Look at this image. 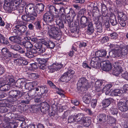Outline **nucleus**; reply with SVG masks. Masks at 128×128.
<instances>
[{
	"mask_svg": "<svg viewBox=\"0 0 128 128\" xmlns=\"http://www.w3.org/2000/svg\"><path fill=\"white\" fill-rule=\"evenodd\" d=\"M112 86V85L110 84H107L103 88L102 91L110 90Z\"/></svg>",
	"mask_w": 128,
	"mask_h": 128,
	"instance_id": "58",
	"label": "nucleus"
},
{
	"mask_svg": "<svg viewBox=\"0 0 128 128\" xmlns=\"http://www.w3.org/2000/svg\"><path fill=\"white\" fill-rule=\"evenodd\" d=\"M82 123L83 125L85 126L88 127L90 124L91 123V120L88 119L87 117H84L83 119H82L79 122V124H80Z\"/></svg>",
	"mask_w": 128,
	"mask_h": 128,
	"instance_id": "26",
	"label": "nucleus"
},
{
	"mask_svg": "<svg viewBox=\"0 0 128 128\" xmlns=\"http://www.w3.org/2000/svg\"><path fill=\"white\" fill-rule=\"evenodd\" d=\"M59 81L60 82H67L70 80L66 73L64 72L62 75L59 79Z\"/></svg>",
	"mask_w": 128,
	"mask_h": 128,
	"instance_id": "28",
	"label": "nucleus"
},
{
	"mask_svg": "<svg viewBox=\"0 0 128 128\" xmlns=\"http://www.w3.org/2000/svg\"><path fill=\"white\" fill-rule=\"evenodd\" d=\"M2 55L3 56L2 59L8 62L10 60V57H14L15 54L10 52L6 47L3 48L1 50Z\"/></svg>",
	"mask_w": 128,
	"mask_h": 128,
	"instance_id": "12",
	"label": "nucleus"
},
{
	"mask_svg": "<svg viewBox=\"0 0 128 128\" xmlns=\"http://www.w3.org/2000/svg\"><path fill=\"white\" fill-rule=\"evenodd\" d=\"M31 67L30 68V69L32 71L34 70V69H36L37 68V64L35 63L30 64Z\"/></svg>",
	"mask_w": 128,
	"mask_h": 128,
	"instance_id": "60",
	"label": "nucleus"
},
{
	"mask_svg": "<svg viewBox=\"0 0 128 128\" xmlns=\"http://www.w3.org/2000/svg\"><path fill=\"white\" fill-rule=\"evenodd\" d=\"M20 36L19 35H17L15 34V36H10L8 39L12 43L20 44L21 42L20 37Z\"/></svg>",
	"mask_w": 128,
	"mask_h": 128,
	"instance_id": "19",
	"label": "nucleus"
},
{
	"mask_svg": "<svg viewBox=\"0 0 128 128\" xmlns=\"http://www.w3.org/2000/svg\"><path fill=\"white\" fill-rule=\"evenodd\" d=\"M77 92L81 94L83 93L84 92V91H86L88 89L86 88L85 86L81 85L80 86L77 85Z\"/></svg>",
	"mask_w": 128,
	"mask_h": 128,
	"instance_id": "36",
	"label": "nucleus"
},
{
	"mask_svg": "<svg viewBox=\"0 0 128 128\" xmlns=\"http://www.w3.org/2000/svg\"><path fill=\"white\" fill-rule=\"evenodd\" d=\"M90 101L91 106L93 108H95L97 104V100L96 99H92Z\"/></svg>",
	"mask_w": 128,
	"mask_h": 128,
	"instance_id": "56",
	"label": "nucleus"
},
{
	"mask_svg": "<svg viewBox=\"0 0 128 128\" xmlns=\"http://www.w3.org/2000/svg\"><path fill=\"white\" fill-rule=\"evenodd\" d=\"M49 59L48 58H43L39 59L38 60V64H45L46 63Z\"/></svg>",
	"mask_w": 128,
	"mask_h": 128,
	"instance_id": "50",
	"label": "nucleus"
},
{
	"mask_svg": "<svg viewBox=\"0 0 128 128\" xmlns=\"http://www.w3.org/2000/svg\"><path fill=\"white\" fill-rule=\"evenodd\" d=\"M38 93L39 89L36 87L31 89L29 91L28 94L30 97L34 98L38 95Z\"/></svg>",
	"mask_w": 128,
	"mask_h": 128,
	"instance_id": "21",
	"label": "nucleus"
},
{
	"mask_svg": "<svg viewBox=\"0 0 128 128\" xmlns=\"http://www.w3.org/2000/svg\"><path fill=\"white\" fill-rule=\"evenodd\" d=\"M104 81V80H103ZM103 80H98L95 82V86L96 88H98V90H97L98 92H99L100 90V87L102 84L103 82Z\"/></svg>",
	"mask_w": 128,
	"mask_h": 128,
	"instance_id": "37",
	"label": "nucleus"
},
{
	"mask_svg": "<svg viewBox=\"0 0 128 128\" xmlns=\"http://www.w3.org/2000/svg\"><path fill=\"white\" fill-rule=\"evenodd\" d=\"M68 122L71 123L76 122L73 115H72L69 117L68 119Z\"/></svg>",
	"mask_w": 128,
	"mask_h": 128,
	"instance_id": "57",
	"label": "nucleus"
},
{
	"mask_svg": "<svg viewBox=\"0 0 128 128\" xmlns=\"http://www.w3.org/2000/svg\"><path fill=\"white\" fill-rule=\"evenodd\" d=\"M107 52L105 49L98 50L95 52L96 57L92 58L90 65L94 68H99L101 66V62L103 60L102 57L105 56Z\"/></svg>",
	"mask_w": 128,
	"mask_h": 128,
	"instance_id": "1",
	"label": "nucleus"
},
{
	"mask_svg": "<svg viewBox=\"0 0 128 128\" xmlns=\"http://www.w3.org/2000/svg\"><path fill=\"white\" fill-rule=\"evenodd\" d=\"M15 83V80L12 78H9L6 79V84L10 85H12Z\"/></svg>",
	"mask_w": 128,
	"mask_h": 128,
	"instance_id": "48",
	"label": "nucleus"
},
{
	"mask_svg": "<svg viewBox=\"0 0 128 128\" xmlns=\"http://www.w3.org/2000/svg\"><path fill=\"white\" fill-rule=\"evenodd\" d=\"M55 89L57 90L56 93L57 94L61 96L62 97H63L64 98L65 97V96L64 94H63L64 91L63 90L57 87Z\"/></svg>",
	"mask_w": 128,
	"mask_h": 128,
	"instance_id": "51",
	"label": "nucleus"
},
{
	"mask_svg": "<svg viewBox=\"0 0 128 128\" xmlns=\"http://www.w3.org/2000/svg\"><path fill=\"white\" fill-rule=\"evenodd\" d=\"M27 28L26 26L24 25L18 24L14 26L12 29V33L17 35L22 36L23 33L26 31Z\"/></svg>",
	"mask_w": 128,
	"mask_h": 128,
	"instance_id": "9",
	"label": "nucleus"
},
{
	"mask_svg": "<svg viewBox=\"0 0 128 128\" xmlns=\"http://www.w3.org/2000/svg\"><path fill=\"white\" fill-rule=\"evenodd\" d=\"M92 98V96L90 93H86L82 97L83 101L85 104H88L90 102Z\"/></svg>",
	"mask_w": 128,
	"mask_h": 128,
	"instance_id": "24",
	"label": "nucleus"
},
{
	"mask_svg": "<svg viewBox=\"0 0 128 128\" xmlns=\"http://www.w3.org/2000/svg\"><path fill=\"white\" fill-rule=\"evenodd\" d=\"M88 44V42L86 41L84 42H76L75 44L76 45H78L79 48H85L87 46V44Z\"/></svg>",
	"mask_w": 128,
	"mask_h": 128,
	"instance_id": "33",
	"label": "nucleus"
},
{
	"mask_svg": "<svg viewBox=\"0 0 128 128\" xmlns=\"http://www.w3.org/2000/svg\"><path fill=\"white\" fill-rule=\"evenodd\" d=\"M106 116L105 114H101L97 116V119L98 122H104L106 121Z\"/></svg>",
	"mask_w": 128,
	"mask_h": 128,
	"instance_id": "29",
	"label": "nucleus"
},
{
	"mask_svg": "<svg viewBox=\"0 0 128 128\" xmlns=\"http://www.w3.org/2000/svg\"><path fill=\"white\" fill-rule=\"evenodd\" d=\"M40 110L44 114L48 113L49 111L50 106L48 103L44 102L40 104Z\"/></svg>",
	"mask_w": 128,
	"mask_h": 128,
	"instance_id": "14",
	"label": "nucleus"
},
{
	"mask_svg": "<svg viewBox=\"0 0 128 128\" xmlns=\"http://www.w3.org/2000/svg\"><path fill=\"white\" fill-rule=\"evenodd\" d=\"M9 96L6 99L8 102H12L16 101L22 96V93L19 90H12L9 92Z\"/></svg>",
	"mask_w": 128,
	"mask_h": 128,
	"instance_id": "5",
	"label": "nucleus"
},
{
	"mask_svg": "<svg viewBox=\"0 0 128 128\" xmlns=\"http://www.w3.org/2000/svg\"><path fill=\"white\" fill-rule=\"evenodd\" d=\"M113 66L114 68V70H113V72L115 74L118 75L122 72V68L118 62L114 63Z\"/></svg>",
	"mask_w": 128,
	"mask_h": 128,
	"instance_id": "16",
	"label": "nucleus"
},
{
	"mask_svg": "<svg viewBox=\"0 0 128 128\" xmlns=\"http://www.w3.org/2000/svg\"><path fill=\"white\" fill-rule=\"evenodd\" d=\"M102 16L104 17L106 16L108 14V10L106 6L104 4L102 6Z\"/></svg>",
	"mask_w": 128,
	"mask_h": 128,
	"instance_id": "39",
	"label": "nucleus"
},
{
	"mask_svg": "<svg viewBox=\"0 0 128 128\" xmlns=\"http://www.w3.org/2000/svg\"><path fill=\"white\" fill-rule=\"evenodd\" d=\"M10 4L8 2L6 3H5L3 6V8L7 12H11L12 11Z\"/></svg>",
	"mask_w": 128,
	"mask_h": 128,
	"instance_id": "47",
	"label": "nucleus"
},
{
	"mask_svg": "<svg viewBox=\"0 0 128 128\" xmlns=\"http://www.w3.org/2000/svg\"><path fill=\"white\" fill-rule=\"evenodd\" d=\"M110 38L112 39L116 40L118 36V34L116 32H113L110 35Z\"/></svg>",
	"mask_w": 128,
	"mask_h": 128,
	"instance_id": "63",
	"label": "nucleus"
},
{
	"mask_svg": "<svg viewBox=\"0 0 128 128\" xmlns=\"http://www.w3.org/2000/svg\"><path fill=\"white\" fill-rule=\"evenodd\" d=\"M70 28V31L72 32L76 33L77 31L78 28L72 25V26L70 27L69 26Z\"/></svg>",
	"mask_w": 128,
	"mask_h": 128,
	"instance_id": "59",
	"label": "nucleus"
},
{
	"mask_svg": "<svg viewBox=\"0 0 128 128\" xmlns=\"http://www.w3.org/2000/svg\"><path fill=\"white\" fill-rule=\"evenodd\" d=\"M76 15V13L74 10L72 8H70L69 12L66 15V19L68 23L67 25L68 26L70 27L72 26V22Z\"/></svg>",
	"mask_w": 128,
	"mask_h": 128,
	"instance_id": "11",
	"label": "nucleus"
},
{
	"mask_svg": "<svg viewBox=\"0 0 128 128\" xmlns=\"http://www.w3.org/2000/svg\"><path fill=\"white\" fill-rule=\"evenodd\" d=\"M110 113L113 115L116 114L118 112V110L116 106H112L110 109Z\"/></svg>",
	"mask_w": 128,
	"mask_h": 128,
	"instance_id": "45",
	"label": "nucleus"
},
{
	"mask_svg": "<svg viewBox=\"0 0 128 128\" xmlns=\"http://www.w3.org/2000/svg\"><path fill=\"white\" fill-rule=\"evenodd\" d=\"M14 114L12 112H9V113L4 114L2 117H3L2 120L5 122H8L11 121V120L14 117Z\"/></svg>",
	"mask_w": 128,
	"mask_h": 128,
	"instance_id": "22",
	"label": "nucleus"
},
{
	"mask_svg": "<svg viewBox=\"0 0 128 128\" xmlns=\"http://www.w3.org/2000/svg\"><path fill=\"white\" fill-rule=\"evenodd\" d=\"M34 54H35L34 50L32 49L30 50H27L25 53V56L28 58H31L34 57Z\"/></svg>",
	"mask_w": 128,
	"mask_h": 128,
	"instance_id": "30",
	"label": "nucleus"
},
{
	"mask_svg": "<svg viewBox=\"0 0 128 128\" xmlns=\"http://www.w3.org/2000/svg\"><path fill=\"white\" fill-rule=\"evenodd\" d=\"M54 65H56L55 66L56 70H58L61 69L63 67L64 65L62 64L61 63L58 64L57 62L54 63Z\"/></svg>",
	"mask_w": 128,
	"mask_h": 128,
	"instance_id": "52",
	"label": "nucleus"
},
{
	"mask_svg": "<svg viewBox=\"0 0 128 128\" xmlns=\"http://www.w3.org/2000/svg\"><path fill=\"white\" fill-rule=\"evenodd\" d=\"M20 44L24 46L25 48L29 50L32 48L33 45L31 42L29 41H23L21 42Z\"/></svg>",
	"mask_w": 128,
	"mask_h": 128,
	"instance_id": "27",
	"label": "nucleus"
},
{
	"mask_svg": "<svg viewBox=\"0 0 128 128\" xmlns=\"http://www.w3.org/2000/svg\"><path fill=\"white\" fill-rule=\"evenodd\" d=\"M56 65H54V63H53L52 65H51L48 66V68L49 72L51 73H52L55 71H56L55 66Z\"/></svg>",
	"mask_w": 128,
	"mask_h": 128,
	"instance_id": "46",
	"label": "nucleus"
},
{
	"mask_svg": "<svg viewBox=\"0 0 128 128\" xmlns=\"http://www.w3.org/2000/svg\"><path fill=\"white\" fill-rule=\"evenodd\" d=\"M50 29L48 32V34L50 38H54L55 40H59L61 38V35L59 33V29L58 27L51 26Z\"/></svg>",
	"mask_w": 128,
	"mask_h": 128,
	"instance_id": "7",
	"label": "nucleus"
},
{
	"mask_svg": "<svg viewBox=\"0 0 128 128\" xmlns=\"http://www.w3.org/2000/svg\"><path fill=\"white\" fill-rule=\"evenodd\" d=\"M22 58L15 59L14 60V62L18 66H22Z\"/></svg>",
	"mask_w": 128,
	"mask_h": 128,
	"instance_id": "53",
	"label": "nucleus"
},
{
	"mask_svg": "<svg viewBox=\"0 0 128 128\" xmlns=\"http://www.w3.org/2000/svg\"><path fill=\"white\" fill-rule=\"evenodd\" d=\"M55 22L57 26H58L59 29H62L64 28V25L63 21L61 20H56Z\"/></svg>",
	"mask_w": 128,
	"mask_h": 128,
	"instance_id": "34",
	"label": "nucleus"
},
{
	"mask_svg": "<svg viewBox=\"0 0 128 128\" xmlns=\"http://www.w3.org/2000/svg\"><path fill=\"white\" fill-rule=\"evenodd\" d=\"M43 20L46 24H43L44 28L46 30H48L50 27L52 26L55 22V17L54 15L49 12L44 14L43 16Z\"/></svg>",
	"mask_w": 128,
	"mask_h": 128,
	"instance_id": "4",
	"label": "nucleus"
},
{
	"mask_svg": "<svg viewBox=\"0 0 128 128\" xmlns=\"http://www.w3.org/2000/svg\"><path fill=\"white\" fill-rule=\"evenodd\" d=\"M12 121L11 120L9 122H6V124H8L6 125L7 126L8 128H15L16 127L18 126V123L17 122H12Z\"/></svg>",
	"mask_w": 128,
	"mask_h": 128,
	"instance_id": "32",
	"label": "nucleus"
},
{
	"mask_svg": "<svg viewBox=\"0 0 128 128\" xmlns=\"http://www.w3.org/2000/svg\"><path fill=\"white\" fill-rule=\"evenodd\" d=\"M37 88L39 89L38 93H40L39 94L40 95H46L47 94L48 90L46 86V85L43 86L41 85Z\"/></svg>",
	"mask_w": 128,
	"mask_h": 128,
	"instance_id": "20",
	"label": "nucleus"
},
{
	"mask_svg": "<svg viewBox=\"0 0 128 128\" xmlns=\"http://www.w3.org/2000/svg\"><path fill=\"white\" fill-rule=\"evenodd\" d=\"M28 76L30 78L35 79L39 77V75L37 73L32 72L28 74Z\"/></svg>",
	"mask_w": 128,
	"mask_h": 128,
	"instance_id": "44",
	"label": "nucleus"
},
{
	"mask_svg": "<svg viewBox=\"0 0 128 128\" xmlns=\"http://www.w3.org/2000/svg\"><path fill=\"white\" fill-rule=\"evenodd\" d=\"M8 111V109L5 106H2L0 107V112L5 113Z\"/></svg>",
	"mask_w": 128,
	"mask_h": 128,
	"instance_id": "62",
	"label": "nucleus"
},
{
	"mask_svg": "<svg viewBox=\"0 0 128 128\" xmlns=\"http://www.w3.org/2000/svg\"><path fill=\"white\" fill-rule=\"evenodd\" d=\"M111 103V101L109 99H106L102 101V105L104 108L108 107Z\"/></svg>",
	"mask_w": 128,
	"mask_h": 128,
	"instance_id": "38",
	"label": "nucleus"
},
{
	"mask_svg": "<svg viewBox=\"0 0 128 128\" xmlns=\"http://www.w3.org/2000/svg\"><path fill=\"white\" fill-rule=\"evenodd\" d=\"M122 42H119L117 43L116 44H110L109 45L110 48L112 50H114V51L111 52L109 54H112L111 55V57L113 58L119 57L121 56V53L120 52H118L117 50L119 49L120 48H122L123 47V45L122 44Z\"/></svg>",
	"mask_w": 128,
	"mask_h": 128,
	"instance_id": "6",
	"label": "nucleus"
},
{
	"mask_svg": "<svg viewBox=\"0 0 128 128\" xmlns=\"http://www.w3.org/2000/svg\"><path fill=\"white\" fill-rule=\"evenodd\" d=\"M0 43L3 45L8 46L10 44L8 39L6 38L4 35L0 33Z\"/></svg>",
	"mask_w": 128,
	"mask_h": 128,
	"instance_id": "25",
	"label": "nucleus"
},
{
	"mask_svg": "<svg viewBox=\"0 0 128 128\" xmlns=\"http://www.w3.org/2000/svg\"><path fill=\"white\" fill-rule=\"evenodd\" d=\"M80 27L82 28L87 26V34L89 35L92 34L94 31V27L92 20L89 17L86 16H82L80 20Z\"/></svg>",
	"mask_w": 128,
	"mask_h": 128,
	"instance_id": "3",
	"label": "nucleus"
},
{
	"mask_svg": "<svg viewBox=\"0 0 128 128\" xmlns=\"http://www.w3.org/2000/svg\"><path fill=\"white\" fill-rule=\"evenodd\" d=\"M83 114H82L78 113L77 114L75 113L74 115H73L76 121L78 124L79 123V122L82 119V118L83 117Z\"/></svg>",
	"mask_w": 128,
	"mask_h": 128,
	"instance_id": "35",
	"label": "nucleus"
},
{
	"mask_svg": "<svg viewBox=\"0 0 128 128\" xmlns=\"http://www.w3.org/2000/svg\"><path fill=\"white\" fill-rule=\"evenodd\" d=\"M49 11L48 12L51 14L54 12L58 14H59L58 10L54 6H50L49 8Z\"/></svg>",
	"mask_w": 128,
	"mask_h": 128,
	"instance_id": "40",
	"label": "nucleus"
},
{
	"mask_svg": "<svg viewBox=\"0 0 128 128\" xmlns=\"http://www.w3.org/2000/svg\"><path fill=\"white\" fill-rule=\"evenodd\" d=\"M121 76L124 78L128 80V72L126 71L125 72L121 74Z\"/></svg>",
	"mask_w": 128,
	"mask_h": 128,
	"instance_id": "64",
	"label": "nucleus"
},
{
	"mask_svg": "<svg viewBox=\"0 0 128 128\" xmlns=\"http://www.w3.org/2000/svg\"><path fill=\"white\" fill-rule=\"evenodd\" d=\"M102 68L103 70L108 71L112 69V66L110 62L107 60L104 62Z\"/></svg>",
	"mask_w": 128,
	"mask_h": 128,
	"instance_id": "23",
	"label": "nucleus"
},
{
	"mask_svg": "<svg viewBox=\"0 0 128 128\" xmlns=\"http://www.w3.org/2000/svg\"><path fill=\"white\" fill-rule=\"evenodd\" d=\"M10 48H11L16 51H18L21 48V47L18 44L11 45L10 46Z\"/></svg>",
	"mask_w": 128,
	"mask_h": 128,
	"instance_id": "49",
	"label": "nucleus"
},
{
	"mask_svg": "<svg viewBox=\"0 0 128 128\" xmlns=\"http://www.w3.org/2000/svg\"><path fill=\"white\" fill-rule=\"evenodd\" d=\"M94 24H96V32L98 34H100L102 32L103 27L102 22L104 21L103 18L102 16L94 17L93 18Z\"/></svg>",
	"mask_w": 128,
	"mask_h": 128,
	"instance_id": "8",
	"label": "nucleus"
},
{
	"mask_svg": "<svg viewBox=\"0 0 128 128\" xmlns=\"http://www.w3.org/2000/svg\"><path fill=\"white\" fill-rule=\"evenodd\" d=\"M41 23V22L39 20L36 21L34 22V26L36 30H41L42 29Z\"/></svg>",
	"mask_w": 128,
	"mask_h": 128,
	"instance_id": "42",
	"label": "nucleus"
},
{
	"mask_svg": "<svg viewBox=\"0 0 128 128\" xmlns=\"http://www.w3.org/2000/svg\"><path fill=\"white\" fill-rule=\"evenodd\" d=\"M44 5L42 4H38L35 10L30 14L24 15L22 16V20L26 22H31L35 20L37 16V13L40 14L44 10Z\"/></svg>",
	"mask_w": 128,
	"mask_h": 128,
	"instance_id": "2",
	"label": "nucleus"
},
{
	"mask_svg": "<svg viewBox=\"0 0 128 128\" xmlns=\"http://www.w3.org/2000/svg\"><path fill=\"white\" fill-rule=\"evenodd\" d=\"M35 48H32L34 50L35 54H40L43 53L46 50L45 48H44L41 42L36 43L34 45Z\"/></svg>",
	"mask_w": 128,
	"mask_h": 128,
	"instance_id": "13",
	"label": "nucleus"
},
{
	"mask_svg": "<svg viewBox=\"0 0 128 128\" xmlns=\"http://www.w3.org/2000/svg\"><path fill=\"white\" fill-rule=\"evenodd\" d=\"M65 72L66 73L70 80L72 78L73 76L75 74V72L72 69H69L67 72Z\"/></svg>",
	"mask_w": 128,
	"mask_h": 128,
	"instance_id": "41",
	"label": "nucleus"
},
{
	"mask_svg": "<svg viewBox=\"0 0 128 128\" xmlns=\"http://www.w3.org/2000/svg\"><path fill=\"white\" fill-rule=\"evenodd\" d=\"M47 84L50 86V87L53 89L56 88V85L51 81L50 80H48Z\"/></svg>",
	"mask_w": 128,
	"mask_h": 128,
	"instance_id": "54",
	"label": "nucleus"
},
{
	"mask_svg": "<svg viewBox=\"0 0 128 128\" xmlns=\"http://www.w3.org/2000/svg\"><path fill=\"white\" fill-rule=\"evenodd\" d=\"M117 18L119 23L122 27H125L126 25V22L128 20V18L125 13L122 12H118Z\"/></svg>",
	"mask_w": 128,
	"mask_h": 128,
	"instance_id": "10",
	"label": "nucleus"
},
{
	"mask_svg": "<svg viewBox=\"0 0 128 128\" xmlns=\"http://www.w3.org/2000/svg\"><path fill=\"white\" fill-rule=\"evenodd\" d=\"M22 121L20 122V126L22 128H25L26 127L27 125L26 122L24 121L25 119L24 118H22Z\"/></svg>",
	"mask_w": 128,
	"mask_h": 128,
	"instance_id": "55",
	"label": "nucleus"
},
{
	"mask_svg": "<svg viewBox=\"0 0 128 128\" xmlns=\"http://www.w3.org/2000/svg\"><path fill=\"white\" fill-rule=\"evenodd\" d=\"M109 21L112 26H116L118 24V22L115 16L114 17L110 16V18Z\"/></svg>",
	"mask_w": 128,
	"mask_h": 128,
	"instance_id": "43",
	"label": "nucleus"
},
{
	"mask_svg": "<svg viewBox=\"0 0 128 128\" xmlns=\"http://www.w3.org/2000/svg\"><path fill=\"white\" fill-rule=\"evenodd\" d=\"M77 85H81L85 86L86 89H88L90 86L88 82V81L84 77H82L80 78L78 82Z\"/></svg>",
	"mask_w": 128,
	"mask_h": 128,
	"instance_id": "15",
	"label": "nucleus"
},
{
	"mask_svg": "<svg viewBox=\"0 0 128 128\" xmlns=\"http://www.w3.org/2000/svg\"><path fill=\"white\" fill-rule=\"evenodd\" d=\"M108 120V122H109V123L110 124H112L115 122L116 119V118L112 116H109Z\"/></svg>",
	"mask_w": 128,
	"mask_h": 128,
	"instance_id": "61",
	"label": "nucleus"
},
{
	"mask_svg": "<svg viewBox=\"0 0 128 128\" xmlns=\"http://www.w3.org/2000/svg\"><path fill=\"white\" fill-rule=\"evenodd\" d=\"M42 41L43 44L45 45L48 48L51 49H53L56 46V44L55 42L52 40H45L43 39Z\"/></svg>",
	"mask_w": 128,
	"mask_h": 128,
	"instance_id": "18",
	"label": "nucleus"
},
{
	"mask_svg": "<svg viewBox=\"0 0 128 128\" xmlns=\"http://www.w3.org/2000/svg\"><path fill=\"white\" fill-rule=\"evenodd\" d=\"M1 90L4 92L8 91L10 88V86L7 84L1 85L0 86Z\"/></svg>",
	"mask_w": 128,
	"mask_h": 128,
	"instance_id": "31",
	"label": "nucleus"
},
{
	"mask_svg": "<svg viewBox=\"0 0 128 128\" xmlns=\"http://www.w3.org/2000/svg\"><path fill=\"white\" fill-rule=\"evenodd\" d=\"M118 105L119 109L122 112H126L127 110L128 109V103L120 101L118 103Z\"/></svg>",
	"mask_w": 128,
	"mask_h": 128,
	"instance_id": "17",
	"label": "nucleus"
}]
</instances>
